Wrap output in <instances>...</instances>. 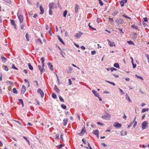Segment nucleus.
<instances>
[{
	"instance_id": "nucleus-52",
	"label": "nucleus",
	"mask_w": 149,
	"mask_h": 149,
	"mask_svg": "<svg viewBox=\"0 0 149 149\" xmlns=\"http://www.w3.org/2000/svg\"><path fill=\"white\" fill-rule=\"evenodd\" d=\"M134 122V124L133 125V127L134 128H135L137 125V121H135V122Z\"/></svg>"
},
{
	"instance_id": "nucleus-32",
	"label": "nucleus",
	"mask_w": 149,
	"mask_h": 149,
	"mask_svg": "<svg viewBox=\"0 0 149 149\" xmlns=\"http://www.w3.org/2000/svg\"><path fill=\"white\" fill-rule=\"evenodd\" d=\"M52 97L54 99H56L57 98L56 95L54 93H53L52 94Z\"/></svg>"
},
{
	"instance_id": "nucleus-5",
	"label": "nucleus",
	"mask_w": 149,
	"mask_h": 149,
	"mask_svg": "<svg viewBox=\"0 0 149 149\" xmlns=\"http://www.w3.org/2000/svg\"><path fill=\"white\" fill-rule=\"evenodd\" d=\"M83 34V33L79 32L78 33H77L75 35H74V37L77 39L80 38Z\"/></svg>"
},
{
	"instance_id": "nucleus-23",
	"label": "nucleus",
	"mask_w": 149,
	"mask_h": 149,
	"mask_svg": "<svg viewBox=\"0 0 149 149\" xmlns=\"http://www.w3.org/2000/svg\"><path fill=\"white\" fill-rule=\"evenodd\" d=\"M109 20L110 21V22L111 24L112 25H113L114 23V22L113 19V18H109Z\"/></svg>"
},
{
	"instance_id": "nucleus-41",
	"label": "nucleus",
	"mask_w": 149,
	"mask_h": 149,
	"mask_svg": "<svg viewBox=\"0 0 149 149\" xmlns=\"http://www.w3.org/2000/svg\"><path fill=\"white\" fill-rule=\"evenodd\" d=\"M59 98L60 100V101L62 102H64V100H63V99L62 98V97L60 95H59Z\"/></svg>"
},
{
	"instance_id": "nucleus-40",
	"label": "nucleus",
	"mask_w": 149,
	"mask_h": 149,
	"mask_svg": "<svg viewBox=\"0 0 149 149\" xmlns=\"http://www.w3.org/2000/svg\"><path fill=\"white\" fill-rule=\"evenodd\" d=\"M122 16L123 17H124L125 18H127V19H131L130 17H128L127 15H125L124 14L122 15Z\"/></svg>"
},
{
	"instance_id": "nucleus-50",
	"label": "nucleus",
	"mask_w": 149,
	"mask_h": 149,
	"mask_svg": "<svg viewBox=\"0 0 149 149\" xmlns=\"http://www.w3.org/2000/svg\"><path fill=\"white\" fill-rule=\"evenodd\" d=\"M119 90L122 94L123 95L125 94V93L121 89H120V88H119Z\"/></svg>"
},
{
	"instance_id": "nucleus-20",
	"label": "nucleus",
	"mask_w": 149,
	"mask_h": 149,
	"mask_svg": "<svg viewBox=\"0 0 149 149\" xmlns=\"http://www.w3.org/2000/svg\"><path fill=\"white\" fill-rule=\"evenodd\" d=\"M54 88V89L55 90V91L57 93H60V91L56 86H55Z\"/></svg>"
},
{
	"instance_id": "nucleus-64",
	"label": "nucleus",
	"mask_w": 149,
	"mask_h": 149,
	"mask_svg": "<svg viewBox=\"0 0 149 149\" xmlns=\"http://www.w3.org/2000/svg\"><path fill=\"white\" fill-rule=\"evenodd\" d=\"M109 83L112 84V85H113L114 86H115V83L113 82H111L110 81L109 82Z\"/></svg>"
},
{
	"instance_id": "nucleus-27",
	"label": "nucleus",
	"mask_w": 149,
	"mask_h": 149,
	"mask_svg": "<svg viewBox=\"0 0 149 149\" xmlns=\"http://www.w3.org/2000/svg\"><path fill=\"white\" fill-rule=\"evenodd\" d=\"M149 110L147 108H143L142 109L141 111V113H143L145 112L146 111H148Z\"/></svg>"
},
{
	"instance_id": "nucleus-4",
	"label": "nucleus",
	"mask_w": 149,
	"mask_h": 149,
	"mask_svg": "<svg viewBox=\"0 0 149 149\" xmlns=\"http://www.w3.org/2000/svg\"><path fill=\"white\" fill-rule=\"evenodd\" d=\"M44 66H41V65H38L39 69L40 70L41 74H42L43 72H44L45 71V69L44 68Z\"/></svg>"
},
{
	"instance_id": "nucleus-54",
	"label": "nucleus",
	"mask_w": 149,
	"mask_h": 149,
	"mask_svg": "<svg viewBox=\"0 0 149 149\" xmlns=\"http://www.w3.org/2000/svg\"><path fill=\"white\" fill-rule=\"evenodd\" d=\"M56 139H59V135L58 134H56Z\"/></svg>"
},
{
	"instance_id": "nucleus-2",
	"label": "nucleus",
	"mask_w": 149,
	"mask_h": 149,
	"mask_svg": "<svg viewBox=\"0 0 149 149\" xmlns=\"http://www.w3.org/2000/svg\"><path fill=\"white\" fill-rule=\"evenodd\" d=\"M17 16L20 23L22 22L23 21V17L22 15L20 13L18 12L17 13Z\"/></svg>"
},
{
	"instance_id": "nucleus-34",
	"label": "nucleus",
	"mask_w": 149,
	"mask_h": 149,
	"mask_svg": "<svg viewBox=\"0 0 149 149\" xmlns=\"http://www.w3.org/2000/svg\"><path fill=\"white\" fill-rule=\"evenodd\" d=\"M135 76L138 78L142 80H143V79L142 77L139 76L137 74H136Z\"/></svg>"
},
{
	"instance_id": "nucleus-60",
	"label": "nucleus",
	"mask_w": 149,
	"mask_h": 149,
	"mask_svg": "<svg viewBox=\"0 0 149 149\" xmlns=\"http://www.w3.org/2000/svg\"><path fill=\"white\" fill-rule=\"evenodd\" d=\"M83 50H85L86 49V48L85 47H84V46H81L80 47Z\"/></svg>"
},
{
	"instance_id": "nucleus-59",
	"label": "nucleus",
	"mask_w": 149,
	"mask_h": 149,
	"mask_svg": "<svg viewBox=\"0 0 149 149\" xmlns=\"http://www.w3.org/2000/svg\"><path fill=\"white\" fill-rule=\"evenodd\" d=\"M143 20L145 22H147L148 21V19L147 17L144 18Z\"/></svg>"
},
{
	"instance_id": "nucleus-49",
	"label": "nucleus",
	"mask_w": 149,
	"mask_h": 149,
	"mask_svg": "<svg viewBox=\"0 0 149 149\" xmlns=\"http://www.w3.org/2000/svg\"><path fill=\"white\" fill-rule=\"evenodd\" d=\"M23 138L24 139H25L26 141H27L28 142L29 145H30V143H29V141L27 139V138L25 136H23Z\"/></svg>"
},
{
	"instance_id": "nucleus-25",
	"label": "nucleus",
	"mask_w": 149,
	"mask_h": 149,
	"mask_svg": "<svg viewBox=\"0 0 149 149\" xmlns=\"http://www.w3.org/2000/svg\"><path fill=\"white\" fill-rule=\"evenodd\" d=\"M7 84L9 83L10 85L11 86H13L14 85L13 83L11 81H7L6 82Z\"/></svg>"
},
{
	"instance_id": "nucleus-46",
	"label": "nucleus",
	"mask_w": 149,
	"mask_h": 149,
	"mask_svg": "<svg viewBox=\"0 0 149 149\" xmlns=\"http://www.w3.org/2000/svg\"><path fill=\"white\" fill-rule=\"evenodd\" d=\"M133 123H134L133 122H131V123H130V124L128 125V128H129L130 127H131L132 126V125H133Z\"/></svg>"
},
{
	"instance_id": "nucleus-61",
	"label": "nucleus",
	"mask_w": 149,
	"mask_h": 149,
	"mask_svg": "<svg viewBox=\"0 0 149 149\" xmlns=\"http://www.w3.org/2000/svg\"><path fill=\"white\" fill-rule=\"evenodd\" d=\"M49 28V26L47 25L46 24V29L47 30H48Z\"/></svg>"
},
{
	"instance_id": "nucleus-26",
	"label": "nucleus",
	"mask_w": 149,
	"mask_h": 149,
	"mask_svg": "<svg viewBox=\"0 0 149 149\" xmlns=\"http://www.w3.org/2000/svg\"><path fill=\"white\" fill-rule=\"evenodd\" d=\"M28 65L29 67V69L31 70H33V67L31 65V64L30 63H28Z\"/></svg>"
},
{
	"instance_id": "nucleus-1",
	"label": "nucleus",
	"mask_w": 149,
	"mask_h": 149,
	"mask_svg": "<svg viewBox=\"0 0 149 149\" xmlns=\"http://www.w3.org/2000/svg\"><path fill=\"white\" fill-rule=\"evenodd\" d=\"M148 122L147 121H143L141 124L142 129L144 130L147 129L148 127Z\"/></svg>"
},
{
	"instance_id": "nucleus-3",
	"label": "nucleus",
	"mask_w": 149,
	"mask_h": 149,
	"mask_svg": "<svg viewBox=\"0 0 149 149\" xmlns=\"http://www.w3.org/2000/svg\"><path fill=\"white\" fill-rule=\"evenodd\" d=\"M103 119L109 120L110 119L111 115L110 114L105 113L102 116Z\"/></svg>"
},
{
	"instance_id": "nucleus-6",
	"label": "nucleus",
	"mask_w": 149,
	"mask_h": 149,
	"mask_svg": "<svg viewBox=\"0 0 149 149\" xmlns=\"http://www.w3.org/2000/svg\"><path fill=\"white\" fill-rule=\"evenodd\" d=\"M108 44L109 46L111 47H113L115 46V44L114 42H111L109 40L107 39Z\"/></svg>"
},
{
	"instance_id": "nucleus-15",
	"label": "nucleus",
	"mask_w": 149,
	"mask_h": 149,
	"mask_svg": "<svg viewBox=\"0 0 149 149\" xmlns=\"http://www.w3.org/2000/svg\"><path fill=\"white\" fill-rule=\"evenodd\" d=\"M75 12L76 13H77L78 11V9H79V5L77 4H76L75 5Z\"/></svg>"
},
{
	"instance_id": "nucleus-14",
	"label": "nucleus",
	"mask_w": 149,
	"mask_h": 149,
	"mask_svg": "<svg viewBox=\"0 0 149 149\" xmlns=\"http://www.w3.org/2000/svg\"><path fill=\"white\" fill-rule=\"evenodd\" d=\"M47 65L48 67H49V68L52 71H53L54 70V69L53 68V66L51 63H47Z\"/></svg>"
},
{
	"instance_id": "nucleus-16",
	"label": "nucleus",
	"mask_w": 149,
	"mask_h": 149,
	"mask_svg": "<svg viewBox=\"0 0 149 149\" xmlns=\"http://www.w3.org/2000/svg\"><path fill=\"white\" fill-rule=\"evenodd\" d=\"M92 92L94 94V95L96 97H99V94L97 93V92L94 90H93Z\"/></svg>"
},
{
	"instance_id": "nucleus-58",
	"label": "nucleus",
	"mask_w": 149,
	"mask_h": 149,
	"mask_svg": "<svg viewBox=\"0 0 149 149\" xmlns=\"http://www.w3.org/2000/svg\"><path fill=\"white\" fill-rule=\"evenodd\" d=\"M146 56L148 60V62H149V56L147 54H146Z\"/></svg>"
},
{
	"instance_id": "nucleus-18",
	"label": "nucleus",
	"mask_w": 149,
	"mask_h": 149,
	"mask_svg": "<svg viewBox=\"0 0 149 149\" xmlns=\"http://www.w3.org/2000/svg\"><path fill=\"white\" fill-rule=\"evenodd\" d=\"M40 14L42 15L43 14L44 12V9L42 6H40Z\"/></svg>"
},
{
	"instance_id": "nucleus-30",
	"label": "nucleus",
	"mask_w": 149,
	"mask_h": 149,
	"mask_svg": "<svg viewBox=\"0 0 149 149\" xmlns=\"http://www.w3.org/2000/svg\"><path fill=\"white\" fill-rule=\"evenodd\" d=\"M1 59L3 61H4V62H5L7 61L6 58L3 56H1Z\"/></svg>"
},
{
	"instance_id": "nucleus-21",
	"label": "nucleus",
	"mask_w": 149,
	"mask_h": 149,
	"mask_svg": "<svg viewBox=\"0 0 149 149\" xmlns=\"http://www.w3.org/2000/svg\"><path fill=\"white\" fill-rule=\"evenodd\" d=\"M54 4L53 3H50L49 5V9H53L54 8Z\"/></svg>"
},
{
	"instance_id": "nucleus-42",
	"label": "nucleus",
	"mask_w": 149,
	"mask_h": 149,
	"mask_svg": "<svg viewBox=\"0 0 149 149\" xmlns=\"http://www.w3.org/2000/svg\"><path fill=\"white\" fill-rule=\"evenodd\" d=\"M127 42L129 44H131V45H134V43L133 42L130 40V41H127Z\"/></svg>"
},
{
	"instance_id": "nucleus-12",
	"label": "nucleus",
	"mask_w": 149,
	"mask_h": 149,
	"mask_svg": "<svg viewBox=\"0 0 149 149\" xmlns=\"http://www.w3.org/2000/svg\"><path fill=\"white\" fill-rule=\"evenodd\" d=\"M99 131L97 130H95L93 131V134L96 135L98 138L99 136Z\"/></svg>"
},
{
	"instance_id": "nucleus-63",
	"label": "nucleus",
	"mask_w": 149,
	"mask_h": 149,
	"mask_svg": "<svg viewBox=\"0 0 149 149\" xmlns=\"http://www.w3.org/2000/svg\"><path fill=\"white\" fill-rule=\"evenodd\" d=\"M68 80L69 84L70 85H71L72 84V82L71 80L70 79H69Z\"/></svg>"
},
{
	"instance_id": "nucleus-28",
	"label": "nucleus",
	"mask_w": 149,
	"mask_h": 149,
	"mask_svg": "<svg viewBox=\"0 0 149 149\" xmlns=\"http://www.w3.org/2000/svg\"><path fill=\"white\" fill-rule=\"evenodd\" d=\"M42 64V66H44V58L43 57H42L40 59Z\"/></svg>"
},
{
	"instance_id": "nucleus-13",
	"label": "nucleus",
	"mask_w": 149,
	"mask_h": 149,
	"mask_svg": "<svg viewBox=\"0 0 149 149\" xmlns=\"http://www.w3.org/2000/svg\"><path fill=\"white\" fill-rule=\"evenodd\" d=\"M127 0H122L120 2V3L121 6H123L125 3H126L127 2Z\"/></svg>"
},
{
	"instance_id": "nucleus-53",
	"label": "nucleus",
	"mask_w": 149,
	"mask_h": 149,
	"mask_svg": "<svg viewBox=\"0 0 149 149\" xmlns=\"http://www.w3.org/2000/svg\"><path fill=\"white\" fill-rule=\"evenodd\" d=\"M99 3L101 6H102L103 5L102 2L101 0H99Z\"/></svg>"
},
{
	"instance_id": "nucleus-31",
	"label": "nucleus",
	"mask_w": 149,
	"mask_h": 149,
	"mask_svg": "<svg viewBox=\"0 0 149 149\" xmlns=\"http://www.w3.org/2000/svg\"><path fill=\"white\" fill-rule=\"evenodd\" d=\"M126 99L129 102H131V100L129 96H128L127 94H126Z\"/></svg>"
},
{
	"instance_id": "nucleus-36",
	"label": "nucleus",
	"mask_w": 149,
	"mask_h": 149,
	"mask_svg": "<svg viewBox=\"0 0 149 149\" xmlns=\"http://www.w3.org/2000/svg\"><path fill=\"white\" fill-rule=\"evenodd\" d=\"M13 92L14 93L17 94V92L16 89L15 88H13Z\"/></svg>"
},
{
	"instance_id": "nucleus-57",
	"label": "nucleus",
	"mask_w": 149,
	"mask_h": 149,
	"mask_svg": "<svg viewBox=\"0 0 149 149\" xmlns=\"http://www.w3.org/2000/svg\"><path fill=\"white\" fill-rule=\"evenodd\" d=\"M96 52L95 51H93L91 52V54L92 55H94L95 54Z\"/></svg>"
},
{
	"instance_id": "nucleus-39",
	"label": "nucleus",
	"mask_w": 149,
	"mask_h": 149,
	"mask_svg": "<svg viewBox=\"0 0 149 149\" xmlns=\"http://www.w3.org/2000/svg\"><path fill=\"white\" fill-rule=\"evenodd\" d=\"M10 22H11V24L13 26L14 25H15V21L11 19L10 20Z\"/></svg>"
},
{
	"instance_id": "nucleus-45",
	"label": "nucleus",
	"mask_w": 149,
	"mask_h": 149,
	"mask_svg": "<svg viewBox=\"0 0 149 149\" xmlns=\"http://www.w3.org/2000/svg\"><path fill=\"white\" fill-rule=\"evenodd\" d=\"M110 70H111V72H112L113 70H115V71L117 70V69L116 68H115L113 67H112V68H110Z\"/></svg>"
},
{
	"instance_id": "nucleus-37",
	"label": "nucleus",
	"mask_w": 149,
	"mask_h": 149,
	"mask_svg": "<svg viewBox=\"0 0 149 149\" xmlns=\"http://www.w3.org/2000/svg\"><path fill=\"white\" fill-rule=\"evenodd\" d=\"M61 107L65 109H66V106L64 104H62L61 106Z\"/></svg>"
},
{
	"instance_id": "nucleus-10",
	"label": "nucleus",
	"mask_w": 149,
	"mask_h": 149,
	"mask_svg": "<svg viewBox=\"0 0 149 149\" xmlns=\"http://www.w3.org/2000/svg\"><path fill=\"white\" fill-rule=\"evenodd\" d=\"M26 90V87L24 85H22V87L21 93L22 94H23L25 92Z\"/></svg>"
},
{
	"instance_id": "nucleus-24",
	"label": "nucleus",
	"mask_w": 149,
	"mask_h": 149,
	"mask_svg": "<svg viewBox=\"0 0 149 149\" xmlns=\"http://www.w3.org/2000/svg\"><path fill=\"white\" fill-rule=\"evenodd\" d=\"M68 121V119L67 118H64V120H63V124L64 126H65L67 125Z\"/></svg>"
},
{
	"instance_id": "nucleus-9",
	"label": "nucleus",
	"mask_w": 149,
	"mask_h": 149,
	"mask_svg": "<svg viewBox=\"0 0 149 149\" xmlns=\"http://www.w3.org/2000/svg\"><path fill=\"white\" fill-rule=\"evenodd\" d=\"M116 22L119 24H122L124 23L123 20L121 19H119L116 20Z\"/></svg>"
},
{
	"instance_id": "nucleus-38",
	"label": "nucleus",
	"mask_w": 149,
	"mask_h": 149,
	"mask_svg": "<svg viewBox=\"0 0 149 149\" xmlns=\"http://www.w3.org/2000/svg\"><path fill=\"white\" fill-rule=\"evenodd\" d=\"M12 68L15 70H17L18 68L15 67V64L14 63H13L12 65Z\"/></svg>"
},
{
	"instance_id": "nucleus-47",
	"label": "nucleus",
	"mask_w": 149,
	"mask_h": 149,
	"mask_svg": "<svg viewBox=\"0 0 149 149\" xmlns=\"http://www.w3.org/2000/svg\"><path fill=\"white\" fill-rule=\"evenodd\" d=\"M26 39L27 41H29V37L28 36V33H26Z\"/></svg>"
},
{
	"instance_id": "nucleus-29",
	"label": "nucleus",
	"mask_w": 149,
	"mask_h": 149,
	"mask_svg": "<svg viewBox=\"0 0 149 149\" xmlns=\"http://www.w3.org/2000/svg\"><path fill=\"white\" fill-rule=\"evenodd\" d=\"M113 66L116 68H119V65L118 63H114Z\"/></svg>"
},
{
	"instance_id": "nucleus-48",
	"label": "nucleus",
	"mask_w": 149,
	"mask_h": 149,
	"mask_svg": "<svg viewBox=\"0 0 149 149\" xmlns=\"http://www.w3.org/2000/svg\"><path fill=\"white\" fill-rule=\"evenodd\" d=\"M61 54L62 55V56L63 58H65L64 55H65V53L63 51H61Z\"/></svg>"
},
{
	"instance_id": "nucleus-56",
	"label": "nucleus",
	"mask_w": 149,
	"mask_h": 149,
	"mask_svg": "<svg viewBox=\"0 0 149 149\" xmlns=\"http://www.w3.org/2000/svg\"><path fill=\"white\" fill-rule=\"evenodd\" d=\"M25 26V24H22V25L21 26V29H24V27Z\"/></svg>"
},
{
	"instance_id": "nucleus-51",
	"label": "nucleus",
	"mask_w": 149,
	"mask_h": 149,
	"mask_svg": "<svg viewBox=\"0 0 149 149\" xmlns=\"http://www.w3.org/2000/svg\"><path fill=\"white\" fill-rule=\"evenodd\" d=\"M52 9H50L49 8V14L51 15H52Z\"/></svg>"
},
{
	"instance_id": "nucleus-35",
	"label": "nucleus",
	"mask_w": 149,
	"mask_h": 149,
	"mask_svg": "<svg viewBox=\"0 0 149 149\" xmlns=\"http://www.w3.org/2000/svg\"><path fill=\"white\" fill-rule=\"evenodd\" d=\"M18 100L21 103V104L22 105V107H23V106H24V103H23V100H22V99H18Z\"/></svg>"
},
{
	"instance_id": "nucleus-7",
	"label": "nucleus",
	"mask_w": 149,
	"mask_h": 149,
	"mask_svg": "<svg viewBox=\"0 0 149 149\" xmlns=\"http://www.w3.org/2000/svg\"><path fill=\"white\" fill-rule=\"evenodd\" d=\"M37 92L38 93L40 94L42 98H43L44 96V93L42 91L40 88L38 89Z\"/></svg>"
},
{
	"instance_id": "nucleus-33",
	"label": "nucleus",
	"mask_w": 149,
	"mask_h": 149,
	"mask_svg": "<svg viewBox=\"0 0 149 149\" xmlns=\"http://www.w3.org/2000/svg\"><path fill=\"white\" fill-rule=\"evenodd\" d=\"M131 26L132 28L135 29H139L138 27L136 25H132Z\"/></svg>"
},
{
	"instance_id": "nucleus-19",
	"label": "nucleus",
	"mask_w": 149,
	"mask_h": 149,
	"mask_svg": "<svg viewBox=\"0 0 149 149\" xmlns=\"http://www.w3.org/2000/svg\"><path fill=\"white\" fill-rule=\"evenodd\" d=\"M72 70V68L70 66H69L68 68V70H67V72L68 73H71Z\"/></svg>"
},
{
	"instance_id": "nucleus-43",
	"label": "nucleus",
	"mask_w": 149,
	"mask_h": 149,
	"mask_svg": "<svg viewBox=\"0 0 149 149\" xmlns=\"http://www.w3.org/2000/svg\"><path fill=\"white\" fill-rule=\"evenodd\" d=\"M4 1L5 2L9 4H10L11 3V1L10 0H4Z\"/></svg>"
},
{
	"instance_id": "nucleus-17",
	"label": "nucleus",
	"mask_w": 149,
	"mask_h": 149,
	"mask_svg": "<svg viewBox=\"0 0 149 149\" xmlns=\"http://www.w3.org/2000/svg\"><path fill=\"white\" fill-rule=\"evenodd\" d=\"M57 37H58V40H59V41L63 45L65 44L64 42L63 41V40L61 38L60 36H59L58 35L57 36Z\"/></svg>"
},
{
	"instance_id": "nucleus-55",
	"label": "nucleus",
	"mask_w": 149,
	"mask_h": 149,
	"mask_svg": "<svg viewBox=\"0 0 149 149\" xmlns=\"http://www.w3.org/2000/svg\"><path fill=\"white\" fill-rule=\"evenodd\" d=\"M4 70L6 71H8V67L6 65H5V67H4Z\"/></svg>"
},
{
	"instance_id": "nucleus-44",
	"label": "nucleus",
	"mask_w": 149,
	"mask_h": 149,
	"mask_svg": "<svg viewBox=\"0 0 149 149\" xmlns=\"http://www.w3.org/2000/svg\"><path fill=\"white\" fill-rule=\"evenodd\" d=\"M67 11L66 10H65L64 11L63 13V16L64 17H66V15H67Z\"/></svg>"
},
{
	"instance_id": "nucleus-22",
	"label": "nucleus",
	"mask_w": 149,
	"mask_h": 149,
	"mask_svg": "<svg viewBox=\"0 0 149 149\" xmlns=\"http://www.w3.org/2000/svg\"><path fill=\"white\" fill-rule=\"evenodd\" d=\"M36 42L38 43H39L40 44L42 45V42L40 39H37L36 40Z\"/></svg>"
},
{
	"instance_id": "nucleus-8",
	"label": "nucleus",
	"mask_w": 149,
	"mask_h": 149,
	"mask_svg": "<svg viewBox=\"0 0 149 149\" xmlns=\"http://www.w3.org/2000/svg\"><path fill=\"white\" fill-rule=\"evenodd\" d=\"M114 126L116 128H118L121 127L122 125L121 124H120L117 122H116L114 123Z\"/></svg>"
},
{
	"instance_id": "nucleus-11",
	"label": "nucleus",
	"mask_w": 149,
	"mask_h": 149,
	"mask_svg": "<svg viewBox=\"0 0 149 149\" xmlns=\"http://www.w3.org/2000/svg\"><path fill=\"white\" fill-rule=\"evenodd\" d=\"M85 129L84 128H83L80 133H78V134L80 136H81L84 135L85 133Z\"/></svg>"
},
{
	"instance_id": "nucleus-62",
	"label": "nucleus",
	"mask_w": 149,
	"mask_h": 149,
	"mask_svg": "<svg viewBox=\"0 0 149 149\" xmlns=\"http://www.w3.org/2000/svg\"><path fill=\"white\" fill-rule=\"evenodd\" d=\"M82 141L83 143H84L85 144H86V141H85L84 139H82Z\"/></svg>"
}]
</instances>
